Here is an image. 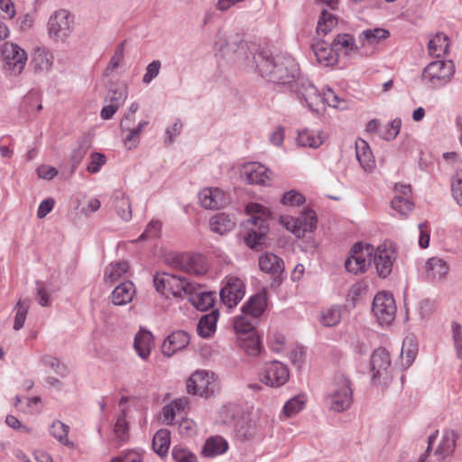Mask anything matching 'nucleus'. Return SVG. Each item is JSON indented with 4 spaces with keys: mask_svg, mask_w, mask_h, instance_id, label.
<instances>
[{
    "mask_svg": "<svg viewBox=\"0 0 462 462\" xmlns=\"http://www.w3.org/2000/svg\"><path fill=\"white\" fill-rule=\"evenodd\" d=\"M218 44L219 51L226 60L244 61L271 82L290 85L297 81L299 67L290 55L273 56L268 51H258L256 44L245 42L239 34H232Z\"/></svg>",
    "mask_w": 462,
    "mask_h": 462,
    "instance_id": "1",
    "label": "nucleus"
},
{
    "mask_svg": "<svg viewBox=\"0 0 462 462\" xmlns=\"http://www.w3.org/2000/svg\"><path fill=\"white\" fill-rule=\"evenodd\" d=\"M248 213L257 214L252 216L247 224L252 226L249 228L248 234L245 237V244L253 249H258L259 246L263 245L266 235L269 231V225L267 223L266 216L269 215V210L258 203H250L246 207Z\"/></svg>",
    "mask_w": 462,
    "mask_h": 462,
    "instance_id": "2",
    "label": "nucleus"
},
{
    "mask_svg": "<svg viewBox=\"0 0 462 462\" xmlns=\"http://www.w3.org/2000/svg\"><path fill=\"white\" fill-rule=\"evenodd\" d=\"M153 284L157 291L165 296L171 294L176 298L189 294L195 290V283L188 282L185 278L170 274L168 273H158L153 278Z\"/></svg>",
    "mask_w": 462,
    "mask_h": 462,
    "instance_id": "3",
    "label": "nucleus"
},
{
    "mask_svg": "<svg viewBox=\"0 0 462 462\" xmlns=\"http://www.w3.org/2000/svg\"><path fill=\"white\" fill-rule=\"evenodd\" d=\"M454 73L455 64L452 60H435L424 68L421 81L431 88H439L446 86Z\"/></svg>",
    "mask_w": 462,
    "mask_h": 462,
    "instance_id": "4",
    "label": "nucleus"
},
{
    "mask_svg": "<svg viewBox=\"0 0 462 462\" xmlns=\"http://www.w3.org/2000/svg\"><path fill=\"white\" fill-rule=\"evenodd\" d=\"M373 254L372 245L356 243L351 249L350 256L345 262L346 269L355 274L365 273L372 263Z\"/></svg>",
    "mask_w": 462,
    "mask_h": 462,
    "instance_id": "5",
    "label": "nucleus"
},
{
    "mask_svg": "<svg viewBox=\"0 0 462 462\" xmlns=\"http://www.w3.org/2000/svg\"><path fill=\"white\" fill-rule=\"evenodd\" d=\"M352 401L349 380L343 374L337 375L335 388L327 398L329 409L337 412L343 411L350 407Z\"/></svg>",
    "mask_w": 462,
    "mask_h": 462,
    "instance_id": "6",
    "label": "nucleus"
},
{
    "mask_svg": "<svg viewBox=\"0 0 462 462\" xmlns=\"http://www.w3.org/2000/svg\"><path fill=\"white\" fill-rule=\"evenodd\" d=\"M1 57L5 69L14 75H19L27 61V54L23 49L12 42H5L1 46Z\"/></svg>",
    "mask_w": 462,
    "mask_h": 462,
    "instance_id": "7",
    "label": "nucleus"
},
{
    "mask_svg": "<svg viewBox=\"0 0 462 462\" xmlns=\"http://www.w3.org/2000/svg\"><path fill=\"white\" fill-rule=\"evenodd\" d=\"M396 256L395 247L391 243H383L374 248L372 262L379 277L386 278L391 274Z\"/></svg>",
    "mask_w": 462,
    "mask_h": 462,
    "instance_id": "8",
    "label": "nucleus"
},
{
    "mask_svg": "<svg viewBox=\"0 0 462 462\" xmlns=\"http://www.w3.org/2000/svg\"><path fill=\"white\" fill-rule=\"evenodd\" d=\"M372 310L380 323L390 324L396 314L395 300L391 293L378 292L373 302Z\"/></svg>",
    "mask_w": 462,
    "mask_h": 462,
    "instance_id": "9",
    "label": "nucleus"
},
{
    "mask_svg": "<svg viewBox=\"0 0 462 462\" xmlns=\"http://www.w3.org/2000/svg\"><path fill=\"white\" fill-rule=\"evenodd\" d=\"M187 391L191 394H198L204 398L210 397L215 392L213 374L206 371H197L187 381Z\"/></svg>",
    "mask_w": 462,
    "mask_h": 462,
    "instance_id": "10",
    "label": "nucleus"
},
{
    "mask_svg": "<svg viewBox=\"0 0 462 462\" xmlns=\"http://www.w3.org/2000/svg\"><path fill=\"white\" fill-rule=\"evenodd\" d=\"M391 358L389 352L383 348L379 347L375 349L370 361V372L374 382L384 381L386 382L390 377Z\"/></svg>",
    "mask_w": 462,
    "mask_h": 462,
    "instance_id": "11",
    "label": "nucleus"
},
{
    "mask_svg": "<svg viewBox=\"0 0 462 462\" xmlns=\"http://www.w3.org/2000/svg\"><path fill=\"white\" fill-rule=\"evenodd\" d=\"M288 379L289 370L287 366L276 360L267 363L263 372L260 374V381L271 387H280Z\"/></svg>",
    "mask_w": 462,
    "mask_h": 462,
    "instance_id": "12",
    "label": "nucleus"
},
{
    "mask_svg": "<svg viewBox=\"0 0 462 462\" xmlns=\"http://www.w3.org/2000/svg\"><path fill=\"white\" fill-rule=\"evenodd\" d=\"M72 18L64 9L56 11L48 21V31L57 40L66 39L71 31Z\"/></svg>",
    "mask_w": 462,
    "mask_h": 462,
    "instance_id": "13",
    "label": "nucleus"
},
{
    "mask_svg": "<svg viewBox=\"0 0 462 462\" xmlns=\"http://www.w3.org/2000/svg\"><path fill=\"white\" fill-rule=\"evenodd\" d=\"M244 282L235 276L226 278L225 286L221 289L219 295L222 302L228 308L236 307L245 296Z\"/></svg>",
    "mask_w": 462,
    "mask_h": 462,
    "instance_id": "14",
    "label": "nucleus"
},
{
    "mask_svg": "<svg viewBox=\"0 0 462 462\" xmlns=\"http://www.w3.org/2000/svg\"><path fill=\"white\" fill-rule=\"evenodd\" d=\"M241 175L248 184L269 185L273 173L264 165L252 162L243 166Z\"/></svg>",
    "mask_w": 462,
    "mask_h": 462,
    "instance_id": "15",
    "label": "nucleus"
},
{
    "mask_svg": "<svg viewBox=\"0 0 462 462\" xmlns=\"http://www.w3.org/2000/svg\"><path fill=\"white\" fill-rule=\"evenodd\" d=\"M449 273L448 263L439 257H431L425 263V278L430 282H444Z\"/></svg>",
    "mask_w": 462,
    "mask_h": 462,
    "instance_id": "16",
    "label": "nucleus"
},
{
    "mask_svg": "<svg viewBox=\"0 0 462 462\" xmlns=\"http://www.w3.org/2000/svg\"><path fill=\"white\" fill-rule=\"evenodd\" d=\"M458 434L453 430H444L438 446L434 451V455L439 460L447 461L451 458L455 452Z\"/></svg>",
    "mask_w": 462,
    "mask_h": 462,
    "instance_id": "17",
    "label": "nucleus"
},
{
    "mask_svg": "<svg viewBox=\"0 0 462 462\" xmlns=\"http://www.w3.org/2000/svg\"><path fill=\"white\" fill-rule=\"evenodd\" d=\"M295 85L298 97L304 100L310 109H316L315 106H319L321 100V93L317 88L308 79H297Z\"/></svg>",
    "mask_w": 462,
    "mask_h": 462,
    "instance_id": "18",
    "label": "nucleus"
},
{
    "mask_svg": "<svg viewBox=\"0 0 462 462\" xmlns=\"http://www.w3.org/2000/svg\"><path fill=\"white\" fill-rule=\"evenodd\" d=\"M260 269L274 276L273 282L279 285L282 282L280 276L284 271V263L282 258L272 253H265L259 257Z\"/></svg>",
    "mask_w": 462,
    "mask_h": 462,
    "instance_id": "19",
    "label": "nucleus"
},
{
    "mask_svg": "<svg viewBox=\"0 0 462 462\" xmlns=\"http://www.w3.org/2000/svg\"><path fill=\"white\" fill-rule=\"evenodd\" d=\"M201 206L207 209H218L228 202L225 193L218 188H206L199 193Z\"/></svg>",
    "mask_w": 462,
    "mask_h": 462,
    "instance_id": "20",
    "label": "nucleus"
},
{
    "mask_svg": "<svg viewBox=\"0 0 462 462\" xmlns=\"http://www.w3.org/2000/svg\"><path fill=\"white\" fill-rule=\"evenodd\" d=\"M189 343V335L183 330L172 332L163 341L162 352L166 356H171L179 350L185 348Z\"/></svg>",
    "mask_w": 462,
    "mask_h": 462,
    "instance_id": "21",
    "label": "nucleus"
},
{
    "mask_svg": "<svg viewBox=\"0 0 462 462\" xmlns=\"http://www.w3.org/2000/svg\"><path fill=\"white\" fill-rule=\"evenodd\" d=\"M319 63L324 66H333L337 62V53L332 43L328 45L324 41H317L311 45Z\"/></svg>",
    "mask_w": 462,
    "mask_h": 462,
    "instance_id": "22",
    "label": "nucleus"
},
{
    "mask_svg": "<svg viewBox=\"0 0 462 462\" xmlns=\"http://www.w3.org/2000/svg\"><path fill=\"white\" fill-rule=\"evenodd\" d=\"M267 306V298L265 291H262L251 296L246 303L242 307V312L251 315V317L258 318L263 313Z\"/></svg>",
    "mask_w": 462,
    "mask_h": 462,
    "instance_id": "23",
    "label": "nucleus"
},
{
    "mask_svg": "<svg viewBox=\"0 0 462 462\" xmlns=\"http://www.w3.org/2000/svg\"><path fill=\"white\" fill-rule=\"evenodd\" d=\"M200 261V256H189V255H176L172 257L171 264L178 269L183 270L184 272L190 274H201L204 270L202 267H199L198 263Z\"/></svg>",
    "mask_w": 462,
    "mask_h": 462,
    "instance_id": "24",
    "label": "nucleus"
},
{
    "mask_svg": "<svg viewBox=\"0 0 462 462\" xmlns=\"http://www.w3.org/2000/svg\"><path fill=\"white\" fill-rule=\"evenodd\" d=\"M135 293L132 282H125L117 285L112 291L111 299L114 305L123 306L132 301Z\"/></svg>",
    "mask_w": 462,
    "mask_h": 462,
    "instance_id": "25",
    "label": "nucleus"
},
{
    "mask_svg": "<svg viewBox=\"0 0 462 462\" xmlns=\"http://www.w3.org/2000/svg\"><path fill=\"white\" fill-rule=\"evenodd\" d=\"M356 159L365 171H371L375 167V161L368 143L359 139L356 142Z\"/></svg>",
    "mask_w": 462,
    "mask_h": 462,
    "instance_id": "26",
    "label": "nucleus"
},
{
    "mask_svg": "<svg viewBox=\"0 0 462 462\" xmlns=\"http://www.w3.org/2000/svg\"><path fill=\"white\" fill-rule=\"evenodd\" d=\"M152 346L153 336L150 331L140 330L135 335L134 347L141 358L146 359L150 356Z\"/></svg>",
    "mask_w": 462,
    "mask_h": 462,
    "instance_id": "27",
    "label": "nucleus"
},
{
    "mask_svg": "<svg viewBox=\"0 0 462 462\" xmlns=\"http://www.w3.org/2000/svg\"><path fill=\"white\" fill-rule=\"evenodd\" d=\"M188 295H189V301L199 310L205 311L213 307V293L200 291V286L198 284H195V290Z\"/></svg>",
    "mask_w": 462,
    "mask_h": 462,
    "instance_id": "28",
    "label": "nucleus"
},
{
    "mask_svg": "<svg viewBox=\"0 0 462 462\" xmlns=\"http://www.w3.org/2000/svg\"><path fill=\"white\" fill-rule=\"evenodd\" d=\"M326 135L322 132H314L304 129L298 132L296 142L302 147L318 148L325 141Z\"/></svg>",
    "mask_w": 462,
    "mask_h": 462,
    "instance_id": "29",
    "label": "nucleus"
},
{
    "mask_svg": "<svg viewBox=\"0 0 462 462\" xmlns=\"http://www.w3.org/2000/svg\"><path fill=\"white\" fill-rule=\"evenodd\" d=\"M297 222V230L296 236L301 237L306 233H311L317 227V216L316 213L308 209L303 212L300 217L296 218Z\"/></svg>",
    "mask_w": 462,
    "mask_h": 462,
    "instance_id": "30",
    "label": "nucleus"
},
{
    "mask_svg": "<svg viewBox=\"0 0 462 462\" xmlns=\"http://www.w3.org/2000/svg\"><path fill=\"white\" fill-rule=\"evenodd\" d=\"M128 87L124 82H112L106 97V101L121 106L127 98Z\"/></svg>",
    "mask_w": 462,
    "mask_h": 462,
    "instance_id": "31",
    "label": "nucleus"
},
{
    "mask_svg": "<svg viewBox=\"0 0 462 462\" xmlns=\"http://www.w3.org/2000/svg\"><path fill=\"white\" fill-rule=\"evenodd\" d=\"M332 46L337 53L343 51L346 56H350L358 51L354 36L349 33L337 34L332 42Z\"/></svg>",
    "mask_w": 462,
    "mask_h": 462,
    "instance_id": "32",
    "label": "nucleus"
},
{
    "mask_svg": "<svg viewBox=\"0 0 462 462\" xmlns=\"http://www.w3.org/2000/svg\"><path fill=\"white\" fill-rule=\"evenodd\" d=\"M257 324V319L251 317L247 313H243L234 319V329L238 336H246L255 333L254 328Z\"/></svg>",
    "mask_w": 462,
    "mask_h": 462,
    "instance_id": "33",
    "label": "nucleus"
},
{
    "mask_svg": "<svg viewBox=\"0 0 462 462\" xmlns=\"http://www.w3.org/2000/svg\"><path fill=\"white\" fill-rule=\"evenodd\" d=\"M228 448L227 442L219 436L210 437L202 448V454L207 457H213L224 454Z\"/></svg>",
    "mask_w": 462,
    "mask_h": 462,
    "instance_id": "34",
    "label": "nucleus"
},
{
    "mask_svg": "<svg viewBox=\"0 0 462 462\" xmlns=\"http://www.w3.org/2000/svg\"><path fill=\"white\" fill-rule=\"evenodd\" d=\"M213 232L224 235L235 227V220L226 213H218L213 216L209 221Z\"/></svg>",
    "mask_w": 462,
    "mask_h": 462,
    "instance_id": "35",
    "label": "nucleus"
},
{
    "mask_svg": "<svg viewBox=\"0 0 462 462\" xmlns=\"http://www.w3.org/2000/svg\"><path fill=\"white\" fill-rule=\"evenodd\" d=\"M217 318V310L202 316L197 326L199 335L202 337H209L216 331Z\"/></svg>",
    "mask_w": 462,
    "mask_h": 462,
    "instance_id": "36",
    "label": "nucleus"
},
{
    "mask_svg": "<svg viewBox=\"0 0 462 462\" xmlns=\"http://www.w3.org/2000/svg\"><path fill=\"white\" fill-rule=\"evenodd\" d=\"M239 346L249 356H257L261 352V343L256 333L246 336H238Z\"/></svg>",
    "mask_w": 462,
    "mask_h": 462,
    "instance_id": "37",
    "label": "nucleus"
},
{
    "mask_svg": "<svg viewBox=\"0 0 462 462\" xmlns=\"http://www.w3.org/2000/svg\"><path fill=\"white\" fill-rule=\"evenodd\" d=\"M170 431L166 429L159 430L152 439V449L159 456H164L170 448Z\"/></svg>",
    "mask_w": 462,
    "mask_h": 462,
    "instance_id": "38",
    "label": "nucleus"
},
{
    "mask_svg": "<svg viewBox=\"0 0 462 462\" xmlns=\"http://www.w3.org/2000/svg\"><path fill=\"white\" fill-rule=\"evenodd\" d=\"M448 49V38L444 33H437L428 43L429 53L439 57L447 53Z\"/></svg>",
    "mask_w": 462,
    "mask_h": 462,
    "instance_id": "39",
    "label": "nucleus"
},
{
    "mask_svg": "<svg viewBox=\"0 0 462 462\" xmlns=\"http://www.w3.org/2000/svg\"><path fill=\"white\" fill-rule=\"evenodd\" d=\"M234 429L236 437L240 440L249 439L254 435V426L245 416L237 419Z\"/></svg>",
    "mask_w": 462,
    "mask_h": 462,
    "instance_id": "40",
    "label": "nucleus"
},
{
    "mask_svg": "<svg viewBox=\"0 0 462 462\" xmlns=\"http://www.w3.org/2000/svg\"><path fill=\"white\" fill-rule=\"evenodd\" d=\"M116 211L117 215L125 221L132 218V208L129 198L123 192L116 196Z\"/></svg>",
    "mask_w": 462,
    "mask_h": 462,
    "instance_id": "41",
    "label": "nucleus"
},
{
    "mask_svg": "<svg viewBox=\"0 0 462 462\" xmlns=\"http://www.w3.org/2000/svg\"><path fill=\"white\" fill-rule=\"evenodd\" d=\"M337 24V18L327 10H323L318 22L317 32L319 34L327 35Z\"/></svg>",
    "mask_w": 462,
    "mask_h": 462,
    "instance_id": "42",
    "label": "nucleus"
},
{
    "mask_svg": "<svg viewBox=\"0 0 462 462\" xmlns=\"http://www.w3.org/2000/svg\"><path fill=\"white\" fill-rule=\"evenodd\" d=\"M418 352L417 344L412 337H406L403 340L401 356L402 358V365L409 367L416 357Z\"/></svg>",
    "mask_w": 462,
    "mask_h": 462,
    "instance_id": "43",
    "label": "nucleus"
},
{
    "mask_svg": "<svg viewBox=\"0 0 462 462\" xmlns=\"http://www.w3.org/2000/svg\"><path fill=\"white\" fill-rule=\"evenodd\" d=\"M147 125V121H141L136 127H131V130L125 132L126 134L124 137V144L126 149L131 150L138 145L141 132Z\"/></svg>",
    "mask_w": 462,
    "mask_h": 462,
    "instance_id": "44",
    "label": "nucleus"
},
{
    "mask_svg": "<svg viewBox=\"0 0 462 462\" xmlns=\"http://www.w3.org/2000/svg\"><path fill=\"white\" fill-rule=\"evenodd\" d=\"M127 262H117L110 263L105 271V279L111 282L117 281L123 274L128 271Z\"/></svg>",
    "mask_w": 462,
    "mask_h": 462,
    "instance_id": "45",
    "label": "nucleus"
},
{
    "mask_svg": "<svg viewBox=\"0 0 462 462\" xmlns=\"http://www.w3.org/2000/svg\"><path fill=\"white\" fill-rule=\"evenodd\" d=\"M69 427L61 422L60 420H54L51 426L50 433L59 442L69 445V441L68 439Z\"/></svg>",
    "mask_w": 462,
    "mask_h": 462,
    "instance_id": "46",
    "label": "nucleus"
},
{
    "mask_svg": "<svg viewBox=\"0 0 462 462\" xmlns=\"http://www.w3.org/2000/svg\"><path fill=\"white\" fill-rule=\"evenodd\" d=\"M14 310H16V314L14 317V329L20 330L23 327L24 321L26 319V316L29 310V300H19L14 307Z\"/></svg>",
    "mask_w": 462,
    "mask_h": 462,
    "instance_id": "47",
    "label": "nucleus"
},
{
    "mask_svg": "<svg viewBox=\"0 0 462 462\" xmlns=\"http://www.w3.org/2000/svg\"><path fill=\"white\" fill-rule=\"evenodd\" d=\"M390 36L389 31L383 28H375L374 30H365L361 35L360 39L367 41L369 43L379 42L385 40Z\"/></svg>",
    "mask_w": 462,
    "mask_h": 462,
    "instance_id": "48",
    "label": "nucleus"
},
{
    "mask_svg": "<svg viewBox=\"0 0 462 462\" xmlns=\"http://www.w3.org/2000/svg\"><path fill=\"white\" fill-rule=\"evenodd\" d=\"M89 149V144L87 141L83 140L79 143V146L73 150L70 155L71 162V173H73L78 167V165L81 162L85 155L87 154Z\"/></svg>",
    "mask_w": 462,
    "mask_h": 462,
    "instance_id": "49",
    "label": "nucleus"
},
{
    "mask_svg": "<svg viewBox=\"0 0 462 462\" xmlns=\"http://www.w3.org/2000/svg\"><path fill=\"white\" fill-rule=\"evenodd\" d=\"M451 191L454 199L462 207V169L457 170L452 177Z\"/></svg>",
    "mask_w": 462,
    "mask_h": 462,
    "instance_id": "50",
    "label": "nucleus"
},
{
    "mask_svg": "<svg viewBox=\"0 0 462 462\" xmlns=\"http://www.w3.org/2000/svg\"><path fill=\"white\" fill-rule=\"evenodd\" d=\"M341 310L337 306H333L327 310L321 318V322L327 327H332L340 322Z\"/></svg>",
    "mask_w": 462,
    "mask_h": 462,
    "instance_id": "51",
    "label": "nucleus"
},
{
    "mask_svg": "<svg viewBox=\"0 0 462 462\" xmlns=\"http://www.w3.org/2000/svg\"><path fill=\"white\" fill-rule=\"evenodd\" d=\"M304 404L305 400L302 397H294L285 403L283 407V413L286 417H291V415L300 411L303 409Z\"/></svg>",
    "mask_w": 462,
    "mask_h": 462,
    "instance_id": "52",
    "label": "nucleus"
},
{
    "mask_svg": "<svg viewBox=\"0 0 462 462\" xmlns=\"http://www.w3.org/2000/svg\"><path fill=\"white\" fill-rule=\"evenodd\" d=\"M32 63L34 64L35 70L46 71L48 70L52 62L49 57V54L44 51H36L32 58Z\"/></svg>",
    "mask_w": 462,
    "mask_h": 462,
    "instance_id": "53",
    "label": "nucleus"
},
{
    "mask_svg": "<svg viewBox=\"0 0 462 462\" xmlns=\"http://www.w3.org/2000/svg\"><path fill=\"white\" fill-rule=\"evenodd\" d=\"M391 205L394 210L402 215H407L413 208V204L407 198L402 196L393 197Z\"/></svg>",
    "mask_w": 462,
    "mask_h": 462,
    "instance_id": "54",
    "label": "nucleus"
},
{
    "mask_svg": "<svg viewBox=\"0 0 462 462\" xmlns=\"http://www.w3.org/2000/svg\"><path fill=\"white\" fill-rule=\"evenodd\" d=\"M42 363L51 367L56 374L60 376H66L68 374V369L66 365L61 364L59 359L53 357L51 356H44L42 357Z\"/></svg>",
    "mask_w": 462,
    "mask_h": 462,
    "instance_id": "55",
    "label": "nucleus"
},
{
    "mask_svg": "<svg viewBox=\"0 0 462 462\" xmlns=\"http://www.w3.org/2000/svg\"><path fill=\"white\" fill-rule=\"evenodd\" d=\"M162 222L152 220L146 226L144 232L139 236L138 240L143 241L150 238L159 237L162 229Z\"/></svg>",
    "mask_w": 462,
    "mask_h": 462,
    "instance_id": "56",
    "label": "nucleus"
},
{
    "mask_svg": "<svg viewBox=\"0 0 462 462\" xmlns=\"http://www.w3.org/2000/svg\"><path fill=\"white\" fill-rule=\"evenodd\" d=\"M452 338L458 359H462V327L457 322L452 323Z\"/></svg>",
    "mask_w": 462,
    "mask_h": 462,
    "instance_id": "57",
    "label": "nucleus"
},
{
    "mask_svg": "<svg viewBox=\"0 0 462 462\" xmlns=\"http://www.w3.org/2000/svg\"><path fill=\"white\" fill-rule=\"evenodd\" d=\"M125 57V42L119 43L115 51L113 57L111 58L107 68L106 69V75L113 71L119 66V63Z\"/></svg>",
    "mask_w": 462,
    "mask_h": 462,
    "instance_id": "58",
    "label": "nucleus"
},
{
    "mask_svg": "<svg viewBox=\"0 0 462 462\" xmlns=\"http://www.w3.org/2000/svg\"><path fill=\"white\" fill-rule=\"evenodd\" d=\"M304 196L296 190H290L286 192L281 199V202L283 205L289 206H299L304 203Z\"/></svg>",
    "mask_w": 462,
    "mask_h": 462,
    "instance_id": "59",
    "label": "nucleus"
},
{
    "mask_svg": "<svg viewBox=\"0 0 462 462\" xmlns=\"http://www.w3.org/2000/svg\"><path fill=\"white\" fill-rule=\"evenodd\" d=\"M162 63L160 60H153L149 63L143 77V82L146 85L150 84L159 75Z\"/></svg>",
    "mask_w": 462,
    "mask_h": 462,
    "instance_id": "60",
    "label": "nucleus"
},
{
    "mask_svg": "<svg viewBox=\"0 0 462 462\" xmlns=\"http://www.w3.org/2000/svg\"><path fill=\"white\" fill-rule=\"evenodd\" d=\"M172 457L175 462H196V456L188 449L174 447L172 449Z\"/></svg>",
    "mask_w": 462,
    "mask_h": 462,
    "instance_id": "61",
    "label": "nucleus"
},
{
    "mask_svg": "<svg viewBox=\"0 0 462 462\" xmlns=\"http://www.w3.org/2000/svg\"><path fill=\"white\" fill-rule=\"evenodd\" d=\"M341 101L339 97L331 88L323 89L320 103L328 104L332 107H338Z\"/></svg>",
    "mask_w": 462,
    "mask_h": 462,
    "instance_id": "62",
    "label": "nucleus"
},
{
    "mask_svg": "<svg viewBox=\"0 0 462 462\" xmlns=\"http://www.w3.org/2000/svg\"><path fill=\"white\" fill-rule=\"evenodd\" d=\"M125 417H126L125 411L123 410L122 413L118 416L116 422L115 424V430H114L115 433L121 439H124L125 435L128 431V423L126 421Z\"/></svg>",
    "mask_w": 462,
    "mask_h": 462,
    "instance_id": "63",
    "label": "nucleus"
},
{
    "mask_svg": "<svg viewBox=\"0 0 462 462\" xmlns=\"http://www.w3.org/2000/svg\"><path fill=\"white\" fill-rule=\"evenodd\" d=\"M105 163L106 156L104 154L99 152L92 153L91 162L88 166V171L90 173H97Z\"/></svg>",
    "mask_w": 462,
    "mask_h": 462,
    "instance_id": "64",
    "label": "nucleus"
}]
</instances>
